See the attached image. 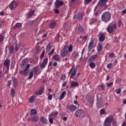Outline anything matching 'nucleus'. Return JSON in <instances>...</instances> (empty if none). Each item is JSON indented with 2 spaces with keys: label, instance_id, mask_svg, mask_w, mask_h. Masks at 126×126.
I'll return each mask as SVG.
<instances>
[{
  "label": "nucleus",
  "instance_id": "nucleus-1",
  "mask_svg": "<svg viewBox=\"0 0 126 126\" xmlns=\"http://www.w3.org/2000/svg\"><path fill=\"white\" fill-rule=\"evenodd\" d=\"M111 13L110 12H104L101 16V20L103 22L107 23L111 19Z\"/></svg>",
  "mask_w": 126,
  "mask_h": 126
},
{
  "label": "nucleus",
  "instance_id": "nucleus-2",
  "mask_svg": "<svg viewBox=\"0 0 126 126\" xmlns=\"http://www.w3.org/2000/svg\"><path fill=\"white\" fill-rule=\"evenodd\" d=\"M116 28L117 24L111 23L108 25L107 28V31L109 34H112V33H114L115 29H116Z\"/></svg>",
  "mask_w": 126,
  "mask_h": 126
},
{
  "label": "nucleus",
  "instance_id": "nucleus-3",
  "mask_svg": "<svg viewBox=\"0 0 126 126\" xmlns=\"http://www.w3.org/2000/svg\"><path fill=\"white\" fill-rule=\"evenodd\" d=\"M77 72V68L74 67V65H73L72 68L70 69V71L68 72V74H70V78H72V77H74L75 75H76V73Z\"/></svg>",
  "mask_w": 126,
  "mask_h": 126
},
{
  "label": "nucleus",
  "instance_id": "nucleus-4",
  "mask_svg": "<svg viewBox=\"0 0 126 126\" xmlns=\"http://www.w3.org/2000/svg\"><path fill=\"white\" fill-rule=\"evenodd\" d=\"M114 121V118L112 117H107L103 123L104 126H111V123Z\"/></svg>",
  "mask_w": 126,
  "mask_h": 126
},
{
  "label": "nucleus",
  "instance_id": "nucleus-5",
  "mask_svg": "<svg viewBox=\"0 0 126 126\" xmlns=\"http://www.w3.org/2000/svg\"><path fill=\"white\" fill-rule=\"evenodd\" d=\"M84 115H85V112L82 109H77L75 113V115L77 118H82L84 117Z\"/></svg>",
  "mask_w": 126,
  "mask_h": 126
},
{
  "label": "nucleus",
  "instance_id": "nucleus-6",
  "mask_svg": "<svg viewBox=\"0 0 126 126\" xmlns=\"http://www.w3.org/2000/svg\"><path fill=\"white\" fill-rule=\"evenodd\" d=\"M18 6V2L14 0L12 1L9 5V8L11 10H13Z\"/></svg>",
  "mask_w": 126,
  "mask_h": 126
},
{
  "label": "nucleus",
  "instance_id": "nucleus-7",
  "mask_svg": "<svg viewBox=\"0 0 126 126\" xmlns=\"http://www.w3.org/2000/svg\"><path fill=\"white\" fill-rule=\"evenodd\" d=\"M30 67V64H28L26 66V67H25L24 70H19L20 74H21L22 75L27 76V74H28V69H29Z\"/></svg>",
  "mask_w": 126,
  "mask_h": 126
},
{
  "label": "nucleus",
  "instance_id": "nucleus-8",
  "mask_svg": "<svg viewBox=\"0 0 126 126\" xmlns=\"http://www.w3.org/2000/svg\"><path fill=\"white\" fill-rule=\"evenodd\" d=\"M68 49V46L66 45L64 47L63 49L62 50L61 56L62 57H66L67 56V54H68V51L67 49Z\"/></svg>",
  "mask_w": 126,
  "mask_h": 126
},
{
  "label": "nucleus",
  "instance_id": "nucleus-9",
  "mask_svg": "<svg viewBox=\"0 0 126 126\" xmlns=\"http://www.w3.org/2000/svg\"><path fill=\"white\" fill-rule=\"evenodd\" d=\"M77 109V107L73 104L67 105L66 106V110H69L70 112H74Z\"/></svg>",
  "mask_w": 126,
  "mask_h": 126
},
{
  "label": "nucleus",
  "instance_id": "nucleus-10",
  "mask_svg": "<svg viewBox=\"0 0 126 126\" xmlns=\"http://www.w3.org/2000/svg\"><path fill=\"white\" fill-rule=\"evenodd\" d=\"M44 90H45V88L43 86L41 87L39 91H36L35 92V94L37 96H40L44 93Z\"/></svg>",
  "mask_w": 126,
  "mask_h": 126
},
{
  "label": "nucleus",
  "instance_id": "nucleus-11",
  "mask_svg": "<svg viewBox=\"0 0 126 126\" xmlns=\"http://www.w3.org/2000/svg\"><path fill=\"white\" fill-rule=\"evenodd\" d=\"M47 63H48V58H46L43 60L42 63L40 64L39 66L41 69L45 68L46 67V65H47Z\"/></svg>",
  "mask_w": 126,
  "mask_h": 126
},
{
  "label": "nucleus",
  "instance_id": "nucleus-12",
  "mask_svg": "<svg viewBox=\"0 0 126 126\" xmlns=\"http://www.w3.org/2000/svg\"><path fill=\"white\" fill-rule=\"evenodd\" d=\"M63 5V2L60 0H56L55 3V6L56 8H59L60 6Z\"/></svg>",
  "mask_w": 126,
  "mask_h": 126
},
{
  "label": "nucleus",
  "instance_id": "nucleus-13",
  "mask_svg": "<svg viewBox=\"0 0 126 126\" xmlns=\"http://www.w3.org/2000/svg\"><path fill=\"white\" fill-rule=\"evenodd\" d=\"M94 39L91 40V41L90 42L88 48L89 53H90L92 50V49H93V45H94Z\"/></svg>",
  "mask_w": 126,
  "mask_h": 126
},
{
  "label": "nucleus",
  "instance_id": "nucleus-14",
  "mask_svg": "<svg viewBox=\"0 0 126 126\" xmlns=\"http://www.w3.org/2000/svg\"><path fill=\"white\" fill-rule=\"evenodd\" d=\"M78 19V20H82L83 19V14L81 13H79L76 15V14L74 15L73 19Z\"/></svg>",
  "mask_w": 126,
  "mask_h": 126
},
{
  "label": "nucleus",
  "instance_id": "nucleus-15",
  "mask_svg": "<svg viewBox=\"0 0 126 126\" xmlns=\"http://www.w3.org/2000/svg\"><path fill=\"white\" fill-rule=\"evenodd\" d=\"M98 36H99V41L100 42H104V41H105V39H106V36L105 35V34L99 33L98 34Z\"/></svg>",
  "mask_w": 126,
  "mask_h": 126
},
{
  "label": "nucleus",
  "instance_id": "nucleus-16",
  "mask_svg": "<svg viewBox=\"0 0 126 126\" xmlns=\"http://www.w3.org/2000/svg\"><path fill=\"white\" fill-rule=\"evenodd\" d=\"M4 65H5L7 67V70H9V65H10V60L8 59H6L5 62H4Z\"/></svg>",
  "mask_w": 126,
  "mask_h": 126
},
{
  "label": "nucleus",
  "instance_id": "nucleus-17",
  "mask_svg": "<svg viewBox=\"0 0 126 126\" xmlns=\"http://www.w3.org/2000/svg\"><path fill=\"white\" fill-rule=\"evenodd\" d=\"M108 0H100L98 2V5H106V3H107V2Z\"/></svg>",
  "mask_w": 126,
  "mask_h": 126
},
{
  "label": "nucleus",
  "instance_id": "nucleus-18",
  "mask_svg": "<svg viewBox=\"0 0 126 126\" xmlns=\"http://www.w3.org/2000/svg\"><path fill=\"white\" fill-rule=\"evenodd\" d=\"M77 86H78V83H77V82H75V81L71 82V83L70 85V87L71 88H73L74 87H77Z\"/></svg>",
  "mask_w": 126,
  "mask_h": 126
},
{
  "label": "nucleus",
  "instance_id": "nucleus-19",
  "mask_svg": "<svg viewBox=\"0 0 126 126\" xmlns=\"http://www.w3.org/2000/svg\"><path fill=\"white\" fill-rule=\"evenodd\" d=\"M58 114L59 113H58V112H53L49 115V118H52L53 119H55L57 118Z\"/></svg>",
  "mask_w": 126,
  "mask_h": 126
},
{
  "label": "nucleus",
  "instance_id": "nucleus-20",
  "mask_svg": "<svg viewBox=\"0 0 126 126\" xmlns=\"http://www.w3.org/2000/svg\"><path fill=\"white\" fill-rule=\"evenodd\" d=\"M53 59L55 60L56 62H61V56L59 55H55L53 56Z\"/></svg>",
  "mask_w": 126,
  "mask_h": 126
},
{
  "label": "nucleus",
  "instance_id": "nucleus-21",
  "mask_svg": "<svg viewBox=\"0 0 126 126\" xmlns=\"http://www.w3.org/2000/svg\"><path fill=\"white\" fill-rule=\"evenodd\" d=\"M12 80L13 81V85L14 87H16V86H17V85L18 84V81L15 77H13L12 78Z\"/></svg>",
  "mask_w": 126,
  "mask_h": 126
},
{
  "label": "nucleus",
  "instance_id": "nucleus-22",
  "mask_svg": "<svg viewBox=\"0 0 126 126\" xmlns=\"http://www.w3.org/2000/svg\"><path fill=\"white\" fill-rule=\"evenodd\" d=\"M28 63V59H24L22 61L20 65L21 66H24V65H26V63Z\"/></svg>",
  "mask_w": 126,
  "mask_h": 126
},
{
  "label": "nucleus",
  "instance_id": "nucleus-23",
  "mask_svg": "<svg viewBox=\"0 0 126 126\" xmlns=\"http://www.w3.org/2000/svg\"><path fill=\"white\" fill-rule=\"evenodd\" d=\"M40 120L42 124H44L45 125H47L48 123H49L47 118H45L44 117H41Z\"/></svg>",
  "mask_w": 126,
  "mask_h": 126
},
{
  "label": "nucleus",
  "instance_id": "nucleus-24",
  "mask_svg": "<svg viewBox=\"0 0 126 126\" xmlns=\"http://www.w3.org/2000/svg\"><path fill=\"white\" fill-rule=\"evenodd\" d=\"M8 51H9V54L12 55V54H13V53L14 52V47L12 45L8 47Z\"/></svg>",
  "mask_w": 126,
  "mask_h": 126
},
{
  "label": "nucleus",
  "instance_id": "nucleus-25",
  "mask_svg": "<svg viewBox=\"0 0 126 126\" xmlns=\"http://www.w3.org/2000/svg\"><path fill=\"white\" fill-rule=\"evenodd\" d=\"M56 25H57L56 22H52L50 24L49 27L50 28V29H55Z\"/></svg>",
  "mask_w": 126,
  "mask_h": 126
},
{
  "label": "nucleus",
  "instance_id": "nucleus-26",
  "mask_svg": "<svg viewBox=\"0 0 126 126\" xmlns=\"http://www.w3.org/2000/svg\"><path fill=\"white\" fill-rule=\"evenodd\" d=\"M65 94H66V92H65V91H63L59 96V99L61 100H63V99H64Z\"/></svg>",
  "mask_w": 126,
  "mask_h": 126
},
{
  "label": "nucleus",
  "instance_id": "nucleus-27",
  "mask_svg": "<svg viewBox=\"0 0 126 126\" xmlns=\"http://www.w3.org/2000/svg\"><path fill=\"white\" fill-rule=\"evenodd\" d=\"M37 110L35 109H32L31 110V116H36L37 115Z\"/></svg>",
  "mask_w": 126,
  "mask_h": 126
},
{
  "label": "nucleus",
  "instance_id": "nucleus-28",
  "mask_svg": "<svg viewBox=\"0 0 126 126\" xmlns=\"http://www.w3.org/2000/svg\"><path fill=\"white\" fill-rule=\"evenodd\" d=\"M22 25L19 23H17L14 27L13 29H18V28H21Z\"/></svg>",
  "mask_w": 126,
  "mask_h": 126
},
{
  "label": "nucleus",
  "instance_id": "nucleus-29",
  "mask_svg": "<svg viewBox=\"0 0 126 126\" xmlns=\"http://www.w3.org/2000/svg\"><path fill=\"white\" fill-rule=\"evenodd\" d=\"M77 30L80 33H83L84 32H85V31L83 30V28L82 27H78Z\"/></svg>",
  "mask_w": 126,
  "mask_h": 126
},
{
  "label": "nucleus",
  "instance_id": "nucleus-30",
  "mask_svg": "<svg viewBox=\"0 0 126 126\" xmlns=\"http://www.w3.org/2000/svg\"><path fill=\"white\" fill-rule=\"evenodd\" d=\"M97 57H98V56L97 55H94L92 56L90 58V61H91V62H93V61H94L95 60V59H97Z\"/></svg>",
  "mask_w": 126,
  "mask_h": 126
},
{
  "label": "nucleus",
  "instance_id": "nucleus-31",
  "mask_svg": "<svg viewBox=\"0 0 126 126\" xmlns=\"http://www.w3.org/2000/svg\"><path fill=\"white\" fill-rule=\"evenodd\" d=\"M102 47H103V45L101 44H98V47L97 48L98 53H101V51H102Z\"/></svg>",
  "mask_w": 126,
  "mask_h": 126
},
{
  "label": "nucleus",
  "instance_id": "nucleus-32",
  "mask_svg": "<svg viewBox=\"0 0 126 126\" xmlns=\"http://www.w3.org/2000/svg\"><path fill=\"white\" fill-rule=\"evenodd\" d=\"M34 101H35V96L32 95L29 100L30 103L32 104V103H34Z\"/></svg>",
  "mask_w": 126,
  "mask_h": 126
},
{
  "label": "nucleus",
  "instance_id": "nucleus-33",
  "mask_svg": "<svg viewBox=\"0 0 126 126\" xmlns=\"http://www.w3.org/2000/svg\"><path fill=\"white\" fill-rule=\"evenodd\" d=\"M33 71H31V72H30L29 75V76H28V79L29 80H30V79H31L32 78V77H33Z\"/></svg>",
  "mask_w": 126,
  "mask_h": 126
},
{
  "label": "nucleus",
  "instance_id": "nucleus-34",
  "mask_svg": "<svg viewBox=\"0 0 126 126\" xmlns=\"http://www.w3.org/2000/svg\"><path fill=\"white\" fill-rule=\"evenodd\" d=\"M98 89L102 91V90H105V86L103 85H100L98 86Z\"/></svg>",
  "mask_w": 126,
  "mask_h": 126
},
{
  "label": "nucleus",
  "instance_id": "nucleus-35",
  "mask_svg": "<svg viewBox=\"0 0 126 126\" xmlns=\"http://www.w3.org/2000/svg\"><path fill=\"white\" fill-rule=\"evenodd\" d=\"M89 65L91 68H94L96 66V64L92 62L90 63Z\"/></svg>",
  "mask_w": 126,
  "mask_h": 126
},
{
  "label": "nucleus",
  "instance_id": "nucleus-36",
  "mask_svg": "<svg viewBox=\"0 0 126 126\" xmlns=\"http://www.w3.org/2000/svg\"><path fill=\"white\" fill-rule=\"evenodd\" d=\"M31 119L33 122H38V117L37 116H34L31 118Z\"/></svg>",
  "mask_w": 126,
  "mask_h": 126
},
{
  "label": "nucleus",
  "instance_id": "nucleus-37",
  "mask_svg": "<svg viewBox=\"0 0 126 126\" xmlns=\"http://www.w3.org/2000/svg\"><path fill=\"white\" fill-rule=\"evenodd\" d=\"M11 94L12 97H15V91L14 90V89H11Z\"/></svg>",
  "mask_w": 126,
  "mask_h": 126
},
{
  "label": "nucleus",
  "instance_id": "nucleus-38",
  "mask_svg": "<svg viewBox=\"0 0 126 126\" xmlns=\"http://www.w3.org/2000/svg\"><path fill=\"white\" fill-rule=\"evenodd\" d=\"M73 48V47L72 46V45H70L69 46V47H68V49H67L68 53V52H71V51H72Z\"/></svg>",
  "mask_w": 126,
  "mask_h": 126
},
{
  "label": "nucleus",
  "instance_id": "nucleus-39",
  "mask_svg": "<svg viewBox=\"0 0 126 126\" xmlns=\"http://www.w3.org/2000/svg\"><path fill=\"white\" fill-rule=\"evenodd\" d=\"M34 13H35L34 10L30 11L29 13V16H32Z\"/></svg>",
  "mask_w": 126,
  "mask_h": 126
},
{
  "label": "nucleus",
  "instance_id": "nucleus-40",
  "mask_svg": "<svg viewBox=\"0 0 126 126\" xmlns=\"http://www.w3.org/2000/svg\"><path fill=\"white\" fill-rule=\"evenodd\" d=\"M92 0H85L84 3L85 4H89V3H90Z\"/></svg>",
  "mask_w": 126,
  "mask_h": 126
},
{
  "label": "nucleus",
  "instance_id": "nucleus-41",
  "mask_svg": "<svg viewBox=\"0 0 126 126\" xmlns=\"http://www.w3.org/2000/svg\"><path fill=\"white\" fill-rule=\"evenodd\" d=\"M47 51H51V43H49L46 47Z\"/></svg>",
  "mask_w": 126,
  "mask_h": 126
},
{
  "label": "nucleus",
  "instance_id": "nucleus-42",
  "mask_svg": "<svg viewBox=\"0 0 126 126\" xmlns=\"http://www.w3.org/2000/svg\"><path fill=\"white\" fill-rule=\"evenodd\" d=\"M33 70L35 74H37V73H38V68H37V67L34 66L33 68Z\"/></svg>",
  "mask_w": 126,
  "mask_h": 126
},
{
  "label": "nucleus",
  "instance_id": "nucleus-43",
  "mask_svg": "<svg viewBox=\"0 0 126 126\" xmlns=\"http://www.w3.org/2000/svg\"><path fill=\"white\" fill-rule=\"evenodd\" d=\"M115 92L117 93V94H121L122 90H121V89H117L115 90Z\"/></svg>",
  "mask_w": 126,
  "mask_h": 126
},
{
  "label": "nucleus",
  "instance_id": "nucleus-44",
  "mask_svg": "<svg viewBox=\"0 0 126 126\" xmlns=\"http://www.w3.org/2000/svg\"><path fill=\"white\" fill-rule=\"evenodd\" d=\"M49 123L51 125H53V122H54V118H53L52 117H49Z\"/></svg>",
  "mask_w": 126,
  "mask_h": 126
},
{
  "label": "nucleus",
  "instance_id": "nucleus-45",
  "mask_svg": "<svg viewBox=\"0 0 126 126\" xmlns=\"http://www.w3.org/2000/svg\"><path fill=\"white\" fill-rule=\"evenodd\" d=\"M107 68L110 69L111 67H113V64L112 63H109L107 65Z\"/></svg>",
  "mask_w": 126,
  "mask_h": 126
},
{
  "label": "nucleus",
  "instance_id": "nucleus-46",
  "mask_svg": "<svg viewBox=\"0 0 126 126\" xmlns=\"http://www.w3.org/2000/svg\"><path fill=\"white\" fill-rule=\"evenodd\" d=\"M44 56H45V51H43L41 55H40L41 60H43V58H44Z\"/></svg>",
  "mask_w": 126,
  "mask_h": 126
},
{
  "label": "nucleus",
  "instance_id": "nucleus-47",
  "mask_svg": "<svg viewBox=\"0 0 126 126\" xmlns=\"http://www.w3.org/2000/svg\"><path fill=\"white\" fill-rule=\"evenodd\" d=\"M105 5H102L101 6L98 5V3L97 5L95 7L94 9V11H96V10H97V8H98V6H99V7H102V6H104Z\"/></svg>",
  "mask_w": 126,
  "mask_h": 126
},
{
  "label": "nucleus",
  "instance_id": "nucleus-48",
  "mask_svg": "<svg viewBox=\"0 0 126 126\" xmlns=\"http://www.w3.org/2000/svg\"><path fill=\"white\" fill-rule=\"evenodd\" d=\"M10 85H11V81L8 80L7 83V86L10 87Z\"/></svg>",
  "mask_w": 126,
  "mask_h": 126
},
{
  "label": "nucleus",
  "instance_id": "nucleus-49",
  "mask_svg": "<svg viewBox=\"0 0 126 126\" xmlns=\"http://www.w3.org/2000/svg\"><path fill=\"white\" fill-rule=\"evenodd\" d=\"M15 51H18V50H19V47H18V44H16L15 47Z\"/></svg>",
  "mask_w": 126,
  "mask_h": 126
},
{
  "label": "nucleus",
  "instance_id": "nucleus-50",
  "mask_svg": "<svg viewBox=\"0 0 126 126\" xmlns=\"http://www.w3.org/2000/svg\"><path fill=\"white\" fill-rule=\"evenodd\" d=\"M54 52H55V49H53L51 50L50 53H49V56H52V55H53V54H54Z\"/></svg>",
  "mask_w": 126,
  "mask_h": 126
},
{
  "label": "nucleus",
  "instance_id": "nucleus-51",
  "mask_svg": "<svg viewBox=\"0 0 126 126\" xmlns=\"http://www.w3.org/2000/svg\"><path fill=\"white\" fill-rule=\"evenodd\" d=\"M100 115H104V114H105V110H104V109L100 110Z\"/></svg>",
  "mask_w": 126,
  "mask_h": 126
},
{
  "label": "nucleus",
  "instance_id": "nucleus-52",
  "mask_svg": "<svg viewBox=\"0 0 126 126\" xmlns=\"http://www.w3.org/2000/svg\"><path fill=\"white\" fill-rule=\"evenodd\" d=\"M53 99V95L52 94H48V99L51 100Z\"/></svg>",
  "mask_w": 126,
  "mask_h": 126
},
{
  "label": "nucleus",
  "instance_id": "nucleus-53",
  "mask_svg": "<svg viewBox=\"0 0 126 126\" xmlns=\"http://www.w3.org/2000/svg\"><path fill=\"white\" fill-rule=\"evenodd\" d=\"M65 78H66V76H65V75L62 76L61 77V80H64L65 79Z\"/></svg>",
  "mask_w": 126,
  "mask_h": 126
},
{
  "label": "nucleus",
  "instance_id": "nucleus-54",
  "mask_svg": "<svg viewBox=\"0 0 126 126\" xmlns=\"http://www.w3.org/2000/svg\"><path fill=\"white\" fill-rule=\"evenodd\" d=\"M114 39V41L116 43L119 42V39H118V37L116 36H114L113 37Z\"/></svg>",
  "mask_w": 126,
  "mask_h": 126
},
{
  "label": "nucleus",
  "instance_id": "nucleus-55",
  "mask_svg": "<svg viewBox=\"0 0 126 126\" xmlns=\"http://www.w3.org/2000/svg\"><path fill=\"white\" fill-rule=\"evenodd\" d=\"M113 84H114V83H113V82L108 83V84H107V86L108 87H112V86H113Z\"/></svg>",
  "mask_w": 126,
  "mask_h": 126
},
{
  "label": "nucleus",
  "instance_id": "nucleus-56",
  "mask_svg": "<svg viewBox=\"0 0 126 126\" xmlns=\"http://www.w3.org/2000/svg\"><path fill=\"white\" fill-rule=\"evenodd\" d=\"M3 36L0 35V43L2 42V41H3Z\"/></svg>",
  "mask_w": 126,
  "mask_h": 126
},
{
  "label": "nucleus",
  "instance_id": "nucleus-57",
  "mask_svg": "<svg viewBox=\"0 0 126 126\" xmlns=\"http://www.w3.org/2000/svg\"><path fill=\"white\" fill-rule=\"evenodd\" d=\"M112 122H113V123H112L113 126H117V122L114 120V118H113V121Z\"/></svg>",
  "mask_w": 126,
  "mask_h": 126
},
{
  "label": "nucleus",
  "instance_id": "nucleus-58",
  "mask_svg": "<svg viewBox=\"0 0 126 126\" xmlns=\"http://www.w3.org/2000/svg\"><path fill=\"white\" fill-rule=\"evenodd\" d=\"M55 13L59 14L60 13V11L57 9H54Z\"/></svg>",
  "mask_w": 126,
  "mask_h": 126
},
{
  "label": "nucleus",
  "instance_id": "nucleus-59",
  "mask_svg": "<svg viewBox=\"0 0 126 126\" xmlns=\"http://www.w3.org/2000/svg\"><path fill=\"white\" fill-rule=\"evenodd\" d=\"M115 56V54L114 53H111L109 55V58H114Z\"/></svg>",
  "mask_w": 126,
  "mask_h": 126
},
{
  "label": "nucleus",
  "instance_id": "nucleus-60",
  "mask_svg": "<svg viewBox=\"0 0 126 126\" xmlns=\"http://www.w3.org/2000/svg\"><path fill=\"white\" fill-rule=\"evenodd\" d=\"M66 84H67V83L66 82H64L63 83L62 87H65V86H66Z\"/></svg>",
  "mask_w": 126,
  "mask_h": 126
},
{
  "label": "nucleus",
  "instance_id": "nucleus-61",
  "mask_svg": "<svg viewBox=\"0 0 126 126\" xmlns=\"http://www.w3.org/2000/svg\"><path fill=\"white\" fill-rule=\"evenodd\" d=\"M121 24H122V21L119 20L118 21V27H121Z\"/></svg>",
  "mask_w": 126,
  "mask_h": 126
},
{
  "label": "nucleus",
  "instance_id": "nucleus-62",
  "mask_svg": "<svg viewBox=\"0 0 126 126\" xmlns=\"http://www.w3.org/2000/svg\"><path fill=\"white\" fill-rule=\"evenodd\" d=\"M74 55L75 58H77V57H78L79 56V54L78 53H76V52L74 54Z\"/></svg>",
  "mask_w": 126,
  "mask_h": 126
},
{
  "label": "nucleus",
  "instance_id": "nucleus-63",
  "mask_svg": "<svg viewBox=\"0 0 126 126\" xmlns=\"http://www.w3.org/2000/svg\"><path fill=\"white\" fill-rule=\"evenodd\" d=\"M82 39H83V40H86V39H87V35L82 36Z\"/></svg>",
  "mask_w": 126,
  "mask_h": 126
},
{
  "label": "nucleus",
  "instance_id": "nucleus-64",
  "mask_svg": "<svg viewBox=\"0 0 126 126\" xmlns=\"http://www.w3.org/2000/svg\"><path fill=\"white\" fill-rule=\"evenodd\" d=\"M122 13H123V14H125V13H126V9H124Z\"/></svg>",
  "mask_w": 126,
  "mask_h": 126
}]
</instances>
